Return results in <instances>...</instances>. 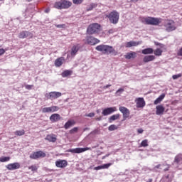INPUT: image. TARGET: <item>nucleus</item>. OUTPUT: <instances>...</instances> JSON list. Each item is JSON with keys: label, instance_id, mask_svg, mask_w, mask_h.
<instances>
[{"label": "nucleus", "instance_id": "c85d7f7f", "mask_svg": "<svg viewBox=\"0 0 182 182\" xmlns=\"http://www.w3.org/2000/svg\"><path fill=\"white\" fill-rule=\"evenodd\" d=\"M75 122L73 120H68L64 125V128L68 130L70 127H72V126H74Z\"/></svg>", "mask_w": 182, "mask_h": 182}, {"label": "nucleus", "instance_id": "6e6552de", "mask_svg": "<svg viewBox=\"0 0 182 182\" xmlns=\"http://www.w3.org/2000/svg\"><path fill=\"white\" fill-rule=\"evenodd\" d=\"M18 38L19 39H25L26 38L28 39H32V38H33V33H32L31 31H23L19 33Z\"/></svg>", "mask_w": 182, "mask_h": 182}, {"label": "nucleus", "instance_id": "c9c22d12", "mask_svg": "<svg viewBox=\"0 0 182 182\" xmlns=\"http://www.w3.org/2000/svg\"><path fill=\"white\" fill-rule=\"evenodd\" d=\"M141 147H148L149 146V140L144 139L141 142Z\"/></svg>", "mask_w": 182, "mask_h": 182}, {"label": "nucleus", "instance_id": "09e8293b", "mask_svg": "<svg viewBox=\"0 0 182 182\" xmlns=\"http://www.w3.org/2000/svg\"><path fill=\"white\" fill-rule=\"evenodd\" d=\"M5 52H6V50H5V49L0 48V56H2V55H4Z\"/></svg>", "mask_w": 182, "mask_h": 182}, {"label": "nucleus", "instance_id": "052dcab7", "mask_svg": "<svg viewBox=\"0 0 182 182\" xmlns=\"http://www.w3.org/2000/svg\"><path fill=\"white\" fill-rule=\"evenodd\" d=\"M87 129H88V128H85V129H84V131H85V130H87Z\"/></svg>", "mask_w": 182, "mask_h": 182}, {"label": "nucleus", "instance_id": "bb28decb", "mask_svg": "<svg viewBox=\"0 0 182 182\" xmlns=\"http://www.w3.org/2000/svg\"><path fill=\"white\" fill-rule=\"evenodd\" d=\"M154 52V50H153V48H148L142 50L141 53H143V55H151Z\"/></svg>", "mask_w": 182, "mask_h": 182}, {"label": "nucleus", "instance_id": "864d4df0", "mask_svg": "<svg viewBox=\"0 0 182 182\" xmlns=\"http://www.w3.org/2000/svg\"><path fill=\"white\" fill-rule=\"evenodd\" d=\"M50 9L48 8L45 10L46 14H49Z\"/></svg>", "mask_w": 182, "mask_h": 182}, {"label": "nucleus", "instance_id": "ea45409f", "mask_svg": "<svg viewBox=\"0 0 182 182\" xmlns=\"http://www.w3.org/2000/svg\"><path fill=\"white\" fill-rule=\"evenodd\" d=\"M42 113H50V107H46L41 109Z\"/></svg>", "mask_w": 182, "mask_h": 182}, {"label": "nucleus", "instance_id": "b1692460", "mask_svg": "<svg viewBox=\"0 0 182 182\" xmlns=\"http://www.w3.org/2000/svg\"><path fill=\"white\" fill-rule=\"evenodd\" d=\"M154 59H156L154 55H146L144 57L143 62H144V63H147L148 62H152Z\"/></svg>", "mask_w": 182, "mask_h": 182}, {"label": "nucleus", "instance_id": "a18cd8bd", "mask_svg": "<svg viewBox=\"0 0 182 182\" xmlns=\"http://www.w3.org/2000/svg\"><path fill=\"white\" fill-rule=\"evenodd\" d=\"M181 76H182V74L179 73L178 75H173L172 76V78L173 79V80H176V79H178V77H181Z\"/></svg>", "mask_w": 182, "mask_h": 182}, {"label": "nucleus", "instance_id": "473e14b6", "mask_svg": "<svg viewBox=\"0 0 182 182\" xmlns=\"http://www.w3.org/2000/svg\"><path fill=\"white\" fill-rule=\"evenodd\" d=\"M9 160H11V157L3 156L0 158V163H6V161H9Z\"/></svg>", "mask_w": 182, "mask_h": 182}, {"label": "nucleus", "instance_id": "412c9836", "mask_svg": "<svg viewBox=\"0 0 182 182\" xmlns=\"http://www.w3.org/2000/svg\"><path fill=\"white\" fill-rule=\"evenodd\" d=\"M141 41H129L126 43L125 47L126 48H132L133 46H139V45H141Z\"/></svg>", "mask_w": 182, "mask_h": 182}, {"label": "nucleus", "instance_id": "de8ad7c7", "mask_svg": "<svg viewBox=\"0 0 182 182\" xmlns=\"http://www.w3.org/2000/svg\"><path fill=\"white\" fill-rule=\"evenodd\" d=\"M85 116L87 117H95V113L94 112H91V113L87 114Z\"/></svg>", "mask_w": 182, "mask_h": 182}, {"label": "nucleus", "instance_id": "dca6fc26", "mask_svg": "<svg viewBox=\"0 0 182 182\" xmlns=\"http://www.w3.org/2000/svg\"><path fill=\"white\" fill-rule=\"evenodd\" d=\"M161 167H166L164 169V171H168V170H170V167L171 166L168 164H158L156 166H154V170H162L163 168Z\"/></svg>", "mask_w": 182, "mask_h": 182}, {"label": "nucleus", "instance_id": "79ce46f5", "mask_svg": "<svg viewBox=\"0 0 182 182\" xmlns=\"http://www.w3.org/2000/svg\"><path fill=\"white\" fill-rule=\"evenodd\" d=\"M85 0H73V4L75 5H80Z\"/></svg>", "mask_w": 182, "mask_h": 182}, {"label": "nucleus", "instance_id": "8fccbe9b", "mask_svg": "<svg viewBox=\"0 0 182 182\" xmlns=\"http://www.w3.org/2000/svg\"><path fill=\"white\" fill-rule=\"evenodd\" d=\"M178 56H182V47L177 52Z\"/></svg>", "mask_w": 182, "mask_h": 182}, {"label": "nucleus", "instance_id": "37998d69", "mask_svg": "<svg viewBox=\"0 0 182 182\" xmlns=\"http://www.w3.org/2000/svg\"><path fill=\"white\" fill-rule=\"evenodd\" d=\"M55 28H59L60 29H65L66 28L65 24H55Z\"/></svg>", "mask_w": 182, "mask_h": 182}, {"label": "nucleus", "instance_id": "9d476101", "mask_svg": "<svg viewBox=\"0 0 182 182\" xmlns=\"http://www.w3.org/2000/svg\"><path fill=\"white\" fill-rule=\"evenodd\" d=\"M86 42L87 45H97V43H100V40L93 37V36H87L86 38Z\"/></svg>", "mask_w": 182, "mask_h": 182}, {"label": "nucleus", "instance_id": "393cba45", "mask_svg": "<svg viewBox=\"0 0 182 182\" xmlns=\"http://www.w3.org/2000/svg\"><path fill=\"white\" fill-rule=\"evenodd\" d=\"M73 71L72 70H65L61 73L62 77H68V76H72Z\"/></svg>", "mask_w": 182, "mask_h": 182}, {"label": "nucleus", "instance_id": "13d9d810", "mask_svg": "<svg viewBox=\"0 0 182 182\" xmlns=\"http://www.w3.org/2000/svg\"><path fill=\"white\" fill-rule=\"evenodd\" d=\"M132 2H137L139 0H131Z\"/></svg>", "mask_w": 182, "mask_h": 182}, {"label": "nucleus", "instance_id": "e433bc0d", "mask_svg": "<svg viewBox=\"0 0 182 182\" xmlns=\"http://www.w3.org/2000/svg\"><path fill=\"white\" fill-rule=\"evenodd\" d=\"M97 6V4L92 3L87 8V11L89 12V11H92L94 8H96Z\"/></svg>", "mask_w": 182, "mask_h": 182}, {"label": "nucleus", "instance_id": "a211bd4d", "mask_svg": "<svg viewBox=\"0 0 182 182\" xmlns=\"http://www.w3.org/2000/svg\"><path fill=\"white\" fill-rule=\"evenodd\" d=\"M61 119H62V117H60V114H53L50 117V120L52 123H56Z\"/></svg>", "mask_w": 182, "mask_h": 182}, {"label": "nucleus", "instance_id": "20e7f679", "mask_svg": "<svg viewBox=\"0 0 182 182\" xmlns=\"http://www.w3.org/2000/svg\"><path fill=\"white\" fill-rule=\"evenodd\" d=\"M106 17L108 18L111 23H113V25H116L119 23V18H120V15L119 14V12L113 11L110 12L108 15H107Z\"/></svg>", "mask_w": 182, "mask_h": 182}, {"label": "nucleus", "instance_id": "aec40b11", "mask_svg": "<svg viewBox=\"0 0 182 182\" xmlns=\"http://www.w3.org/2000/svg\"><path fill=\"white\" fill-rule=\"evenodd\" d=\"M64 62H65V58L60 57L55 60V66L56 68H60V66H62V65H63Z\"/></svg>", "mask_w": 182, "mask_h": 182}, {"label": "nucleus", "instance_id": "3c124183", "mask_svg": "<svg viewBox=\"0 0 182 182\" xmlns=\"http://www.w3.org/2000/svg\"><path fill=\"white\" fill-rule=\"evenodd\" d=\"M137 132H138V133H139V134H141V133H143V132H144V130H143V129H139L137 130Z\"/></svg>", "mask_w": 182, "mask_h": 182}, {"label": "nucleus", "instance_id": "49530a36", "mask_svg": "<svg viewBox=\"0 0 182 182\" xmlns=\"http://www.w3.org/2000/svg\"><path fill=\"white\" fill-rule=\"evenodd\" d=\"M32 87H33V85H26V89H27V90H31L32 89Z\"/></svg>", "mask_w": 182, "mask_h": 182}, {"label": "nucleus", "instance_id": "2eb2a0df", "mask_svg": "<svg viewBox=\"0 0 182 182\" xmlns=\"http://www.w3.org/2000/svg\"><path fill=\"white\" fill-rule=\"evenodd\" d=\"M6 167L7 170H18V168H21V164H19L18 162H15L8 164Z\"/></svg>", "mask_w": 182, "mask_h": 182}, {"label": "nucleus", "instance_id": "f03ea898", "mask_svg": "<svg viewBox=\"0 0 182 182\" xmlns=\"http://www.w3.org/2000/svg\"><path fill=\"white\" fill-rule=\"evenodd\" d=\"M71 6L72 2L67 0H60L54 4L53 8H55V9H68Z\"/></svg>", "mask_w": 182, "mask_h": 182}, {"label": "nucleus", "instance_id": "7c9ffc66", "mask_svg": "<svg viewBox=\"0 0 182 182\" xmlns=\"http://www.w3.org/2000/svg\"><path fill=\"white\" fill-rule=\"evenodd\" d=\"M119 117H120L119 114L112 115L109 119V123H112V122H114V120H117V119H119Z\"/></svg>", "mask_w": 182, "mask_h": 182}, {"label": "nucleus", "instance_id": "680f3d73", "mask_svg": "<svg viewBox=\"0 0 182 182\" xmlns=\"http://www.w3.org/2000/svg\"><path fill=\"white\" fill-rule=\"evenodd\" d=\"M168 177H169V176L168 175V176H166V178H168Z\"/></svg>", "mask_w": 182, "mask_h": 182}, {"label": "nucleus", "instance_id": "0e129e2a", "mask_svg": "<svg viewBox=\"0 0 182 182\" xmlns=\"http://www.w3.org/2000/svg\"><path fill=\"white\" fill-rule=\"evenodd\" d=\"M0 1H4V0H0Z\"/></svg>", "mask_w": 182, "mask_h": 182}, {"label": "nucleus", "instance_id": "ddd939ff", "mask_svg": "<svg viewBox=\"0 0 182 182\" xmlns=\"http://www.w3.org/2000/svg\"><path fill=\"white\" fill-rule=\"evenodd\" d=\"M136 103V107L138 109L143 108L146 106V101H144V98L143 97H138L135 100Z\"/></svg>", "mask_w": 182, "mask_h": 182}, {"label": "nucleus", "instance_id": "423d86ee", "mask_svg": "<svg viewBox=\"0 0 182 182\" xmlns=\"http://www.w3.org/2000/svg\"><path fill=\"white\" fill-rule=\"evenodd\" d=\"M100 31V24L99 23H92L90 24L87 28V33L89 35H93L94 33H97Z\"/></svg>", "mask_w": 182, "mask_h": 182}, {"label": "nucleus", "instance_id": "c03bdc74", "mask_svg": "<svg viewBox=\"0 0 182 182\" xmlns=\"http://www.w3.org/2000/svg\"><path fill=\"white\" fill-rule=\"evenodd\" d=\"M77 130H79V128L74 127L71 130H70V134H73L74 133H77Z\"/></svg>", "mask_w": 182, "mask_h": 182}, {"label": "nucleus", "instance_id": "7ed1b4c3", "mask_svg": "<svg viewBox=\"0 0 182 182\" xmlns=\"http://www.w3.org/2000/svg\"><path fill=\"white\" fill-rule=\"evenodd\" d=\"M164 26L166 32H173V31H176V29H177V26H176V22L171 19L165 20Z\"/></svg>", "mask_w": 182, "mask_h": 182}, {"label": "nucleus", "instance_id": "6e6d98bb", "mask_svg": "<svg viewBox=\"0 0 182 182\" xmlns=\"http://www.w3.org/2000/svg\"><path fill=\"white\" fill-rule=\"evenodd\" d=\"M110 86H112V85H107L104 87V89H107V88L110 87Z\"/></svg>", "mask_w": 182, "mask_h": 182}, {"label": "nucleus", "instance_id": "2f4dec72", "mask_svg": "<svg viewBox=\"0 0 182 182\" xmlns=\"http://www.w3.org/2000/svg\"><path fill=\"white\" fill-rule=\"evenodd\" d=\"M154 53L155 56H161L163 53V50L160 48H157L156 50H154Z\"/></svg>", "mask_w": 182, "mask_h": 182}, {"label": "nucleus", "instance_id": "72a5a7b5", "mask_svg": "<svg viewBox=\"0 0 182 182\" xmlns=\"http://www.w3.org/2000/svg\"><path fill=\"white\" fill-rule=\"evenodd\" d=\"M15 136H23L25 134V130H17L14 132Z\"/></svg>", "mask_w": 182, "mask_h": 182}, {"label": "nucleus", "instance_id": "5fc2aeb1", "mask_svg": "<svg viewBox=\"0 0 182 182\" xmlns=\"http://www.w3.org/2000/svg\"><path fill=\"white\" fill-rule=\"evenodd\" d=\"M114 30L110 29L109 30L108 33H114Z\"/></svg>", "mask_w": 182, "mask_h": 182}, {"label": "nucleus", "instance_id": "a878e982", "mask_svg": "<svg viewBox=\"0 0 182 182\" xmlns=\"http://www.w3.org/2000/svg\"><path fill=\"white\" fill-rule=\"evenodd\" d=\"M136 52H131V53H127L125 55L124 58L125 59H134L136 56Z\"/></svg>", "mask_w": 182, "mask_h": 182}, {"label": "nucleus", "instance_id": "9b49d317", "mask_svg": "<svg viewBox=\"0 0 182 182\" xmlns=\"http://www.w3.org/2000/svg\"><path fill=\"white\" fill-rule=\"evenodd\" d=\"M119 110L122 113L124 120H126L130 116V111L127 107H119Z\"/></svg>", "mask_w": 182, "mask_h": 182}, {"label": "nucleus", "instance_id": "f3484780", "mask_svg": "<svg viewBox=\"0 0 182 182\" xmlns=\"http://www.w3.org/2000/svg\"><path fill=\"white\" fill-rule=\"evenodd\" d=\"M156 114H157V116H161L164 114L166 108L164 106H163V105H159L156 107Z\"/></svg>", "mask_w": 182, "mask_h": 182}, {"label": "nucleus", "instance_id": "4d7b16f0", "mask_svg": "<svg viewBox=\"0 0 182 182\" xmlns=\"http://www.w3.org/2000/svg\"><path fill=\"white\" fill-rule=\"evenodd\" d=\"M106 157H109V154H107V155L102 156V160H105V159H106Z\"/></svg>", "mask_w": 182, "mask_h": 182}, {"label": "nucleus", "instance_id": "0eeeda50", "mask_svg": "<svg viewBox=\"0 0 182 182\" xmlns=\"http://www.w3.org/2000/svg\"><path fill=\"white\" fill-rule=\"evenodd\" d=\"M45 157H46V154L43 151L33 152L32 154L30 155V159L32 160H38V159H43Z\"/></svg>", "mask_w": 182, "mask_h": 182}, {"label": "nucleus", "instance_id": "f8f14e48", "mask_svg": "<svg viewBox=\"0 0 182 182\" xmlns=\"http://www.w3.org/2000/svg\"><path fill=\"white\" fill-rule=\"evenodd\" d=\"M117 111V108L116 107H107L103 109L102 114L103 116H109V114H112V113H114Z\"/></svg>", "mask_w": 182, "mask_h": 182}, {"label": "nucleus", "instance_id": "e2e57ef3", "mask_svg": "<svg viewBox=\"0 0 182 182\" xmlns=\"http://www.w3.org/2000/svg\"><path fill=\"white\" fill-rule=\"evenodd\" d=\"M97 120H100V118H97Z\"/></svg>", "mask_w": 182, "mask_h": 182}, {"label": "nucleus", "instance_id": "c756f323", "mask_svg": "<svg viewBox=\"0 0 182 182\" xmlns=\"http://www.w3.org/2000/svg\"><path fill=\"white\" fill-rule=\"evenodd\" d=\"M164 97H166V95H164V94L161 95L154 102V105H159V103H161V102L163 101V99H164Z\"/></svg>", "mask_w": 182, "mask_h": 182}, {"label": "nucleus", "instance_id": "58836bf2", "mask_svg": "<svg viewBox=\"0 0 182 182\" xmlns=\"http://www.w3.org/2000/svg\"><path fill=\"white\" fill-rule=\"evenodd\" d=\"M38 166L36 165H31L28 166V170H31V171H38Z\"/></svg>", "mask_w": 182, "mask_h": 182}, {"label": "nucleus", "instance_id": "4468645a", "mask_svg": "<svg viewBox=\"0 0 182 182\" xmlns=\"http://www.w3.org/2000/svg\"><path fill=\"white\" fill-rule=\"evenodd\" d=\"M62 96V92H50L48 94V99L50 100H55V99H58V97H60Z\"/></svg>", "mask_w": 182, "mask_h": 182}, {"label": "nucleus", "instance_id": "39448f33", "mask_svg": "<svg viewBox=\"0 0 182 182\" xmlns=\"http://www.w3.org/2000/svg\"><path fill=\"white\" fill-rule=\"evenodd\" d=\"M144 21L146 25H154V26H157V25L161 23V18L156 17H146L144 18Z\"/></svg>", "mask_w": 182, "mask_h": 182}, {"label": "nucleus", "instance_id": "a19ab883", "mask_svg": "<svg viewBox=\"0 0 182 182\" xmlns=\"http://www.w3.org/2000/svg\"><path fill=\"white\" fill-rule=\"evenodd\" d=\"M109 132H113V130H117V126L114 124H112L108 127Z\"/></svg>", "mask_w": 182, "mask_h": 182}, {"label": "nucleus", "instance_id": "603ef678", "mask_svg": "<svg viewBox=\"0 0 182 182\" xmlns=\"http://www.w3.org/2000/svg\"><path fill=\"white\" fill-rule=\"evenodd\" d=\"M120 92H124V89H123V88H119V89L117 91V93H120Z\"/></svg>", "mask_w": 182, "mask_h": 182}, {"label": "nucleus", "instance_id": "69168bd1", "mask_svg": "<svg viewBox=\"0 0 182 182\" xmlns=\"http://www.w3.org/2000/svg\"><path fill=\"white\" fill-rule=\"evenodd\" d=\"M181 16H182V14H181Z\"/></svg>", "mask_w": 182, "mask_h": 182}, {"label": "nucleus", "instance_id": "f257e3e1", "mask_svg": "<svg viewBox=\"0 0 182 182\" xmlns=\"http://www.w3.org/2000/svg\"><path fill=\"white\" fill-rule=\"evenodd\" d=\"M96 50L98 52H102L103 55H112L113 56H116L118 55L117 50H116L113 46L109 45L102 44L97 46L95 48Z\"/></svg>", "mask_w": 182, "mask_h": 182}, {"label": "nucleus", "instance_id": "4be33fe9", "mask_svg": "<svg viewBox=\"0 0 182 182\" xmlns=\"http://www.w3.org/2000/svg\"><path fill=\"white\" fill-rule=\"evenodd\" d=\"M45 140H48V141H49L50 143H55L57 139L55 136V135L48 134L45 138Z\"/></svg>", "mask_w": 182, "mask_h": 182}, {"label": "nucleus", "instance_id": "4c0bfd02", "mask_svg": "<svg viewBox=\"0 0 182 182\" xmlns=\"http://www.w3.org/2000/svg\"><path fill=\"white\" fill-rule=\"evenodd\" d=\"M181 161H182V154L177 155L175 157V163H177V164H178V163H181Z\"/></svg>", "mask_w": 182, "mask_h": 182}, {"label": "nucleus", "instance_id": "5701e85b", "mask_svg": "<svg viewBox=\"0 0 182 182\" xmlns=\"http://www.w3.org/2000/svg\"><path fill=\"white\" fill-rule=\"evenodd\" d=\"M113 164L112 163H108V164H105L102 166H98L94 168V170H102V169H105V168H109V167H110V166H112Z\"/></svg>", "mask_w": 182, "mask_h": 182}, {"label": "nucleus", "instance_id": "cd10ccee", "mask_svg": "<svg viewBox=\"0 0 182 182\" xmlns=\"http://www.w3.org/2000/svg\"><path fill=\"white\" fill-rule=\"evenodd\" d=\"M77 52H79V47L77 46H73L71 49V56H76Z\"/></svg>", "mask_w": 182, "mask_h": 182}, {"label": "nucleus", "instance_id": "1a4fd4ad", "mask_svg": "<svg viewBox=\"0 0 182 182\" xmlns=\"http://www.w3.org/2000/svg\"><path fill=\"white\" fill-rule=\"evenodd\" d=\"M87 150H92V148L90 147H85V148H75V149H71L68 150L69 153H75L77 154H79L80 153H83L85 151H87Z\"/></svg>", "mask_w": 182, "mask_h": 182}, {"label": "nucleus", "instance_id": "6ab92c4d", "mask_svg": "<svg viewBox=\"0 0 182 182\" xmlns=\"http://www.w3.org/2000/svg\"><path fill=\"white\" fill-rule=\"evenodd\" d=\"M55 166L60 168H65L68 166V161L66 160H58L55 161Z\"/></svg>", "mask_w": 182, "mask_h": 182}, {"label": "nucleus", "instance_id": "bf43d9fd", "mask_svg": "<svg viewBox=\"0 0 182 182\" xmlns=\"http://www.w3.org/2000/svg\"><path fill=\"white\" fill-rule=\"evenodd\" d=\"M156 45L157 46H160V45H161V43H156Z\"/></svg>", "mask_w": 182, "mask_h": 182}, {"label": "nucleus", "instance_id": "f704fd0d", "mask_svg": "<svg viewBox=\"0 0 182 182\" xmlns=\"http://www.w3.org/2000/svg\"><path fill=\"white\" fill-rule=\"evenodd\" d=\"M59 110V107L58 106H51L50 107V112L55 113V112H58Z\"/></svg>", "mask_w": 182, "mask_h": 182}]
</instances>
